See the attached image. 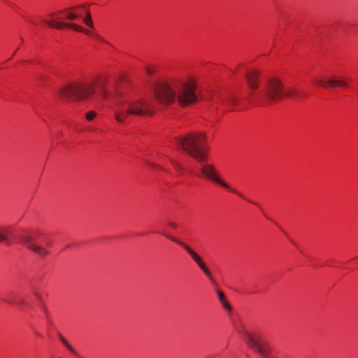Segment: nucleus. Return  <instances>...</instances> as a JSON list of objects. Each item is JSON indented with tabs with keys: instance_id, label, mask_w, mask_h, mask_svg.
Wrapping results in <instances>:
<instances>
[{
	"instance_id": "obj_18",
	"label": "nucleus",
	"mask_w": 358,
	"mask_h": 358,
	"mask_svg": "<svg viewBox=\"0 0 358 358\" xmlns=\"http://www.w3.org/2000/svg\"><path fill=\"white\" fill-rule=\"evenodd\" d=\"M96 116V113L94 111L90 110L85 115V118L88 121L92 120Z\"/></svg>"
},
{
	"instance_id": "obj_23",
	"label": "nucleus",
	"mask_w": 358,
	"mask_h": 358,
	"mask_svg": "<svg viewBox=\"0 0 358 358\" xmlns=\"http://www.w3.org/2000/svg\"><path fill=\"white\" fill-rule=\"evenodd\" d=\"M33 293H34V296H36L38 300H41V295L39 294V293H38L37 291L34 290V291L33 292Z\"/></svg>"
},
{
	"instance_id": "obj_25",
	"label": "nucleus",
	"mask_w": 358,
	"mask_h": 358,
	"mask_svg": "<svg viewBox=\"0 0 358 358\" xmlns=\"http://www.w3.org/2000/svg\"><path fill=\"white\" fill-rule=\"evenodd\" d=\"M5 301L8 303V304H13L14 301L12 300L5 299Z\"/></svg>"
},
{
	"instance_id": "obj_30",
	"label": "nucleus",
	"mask_w": 358,
	"mask_h": 358,
	"mask_svg": "<svg viewBox=\"0 0 358 358\" xmlns=\"http://www.w3.org/2000/svg\"><path fill=\"white\" fill-rule=\"evenodd\" d=\"M357 258H358V256H357Z\"/></svg>"
},
{
	"instance_id": "obj_2",
	"label": "nucleus",
	"mask_w": 358,
	"mask_h": 358,
	"mask_svg": "<svg viewBox=\"0 0 358 358\" xmlns=\"http://www.w3.org/2000/svg\"><path fill=\"white\" fill-rule=\"evenodd\" d=\"M196 83L192 79L187 80H171L162 81L155 86L156 100L162 104H171L175 101L181 106L196 103Z\"/></svg>"
},
{
	"instance_id": "obj_21",
	"label": "nucleus",
	"mask_w": 358,
	"mask_h": 358,
	"mask_svg": "<svg viewBox=\"0 0 358 358\" xmlns=\"http://www.w3.org/2000/svg\"><path fill=\"white\" fill-rule=\"evenodd\" d=\"M217 292L218 294L219 299L220 302L224 305V293L221 292L219 289H217Z\"/></svg>"
},
{
	"instance_id": "obj_17",
	"label": "nucleus",
	"mask_w": 358,
	"mask_h": 358,
	"mask_svg": "<svg viewBox=\"0 0 358 358\" xmlns=\"http://www.w3.org/2000/svg\"><path fill=\"white\" fill-rule=\"evenodd\" d=\"M238 100V97L234 94H231L229 97V102L232 106H238L239 102Z\"/></svg>"
},
{
	"instance_id": "obj_5",
	"label": "nucleus",
	"mask_w": 358,
	"mask_h": 358,
	"mask_svg": "<svg viewBox=\"0 0 358 358\" xmlns=\"http://www.w3.org/2000/svg\"><path fill=\"white\" fill-rule=\"evenodd\" d=\"M300 94V91L296 89L285 90L281 80L278 78H272L268 80L266 85L256 94V96L265 101L272 103L284 97L296 100Z\"/></svg>"
},
{
	"instance_id": "obj_16",
	"label": "nucleus",
	"mask_w": 358,
	"mask_h": 358,
	"mask_svg": "<svg viewBox=\"0 0 358 358\" xmlns=\"http://www.w3.org/2000/svg\"><path fill=\"white\" fill-rule=\"evenodd\" d=\"M83 21L87 26H88L90 27H93V22H92V20L90 13H87L86 17L83 20Z\"/></svg>"
},
{
	"instance_id": "obj_10",
	"label": "nucleus",
	"mask_w": 358,
	"mask_h": 358,
	"mask_svg": "<svg viewBox=\"0 0 358 358\" xmlns=\"http://www.w3.org/2000/svg\"><path fill=\"white\" fill-rule=\"evenodd\" d=\"M45 24L50 27L57 28V29H62L64 27L72 28L76 31L85 32L87 35H92V36H95L96 38L104 41V40L102 38H101L99 35L93 34L90 31L84 29L81 26L78 25L76 24L62 22L60 21H55V20L46 21Z\"/></svg>"
},
{
	"instance_id": "obj_9",
	"label": "nucleus",
	"mask_w": 358,
	"mask_h": 358,
	"mask_svg": "<svg viewBox=\"0 0 358 358\" xmlns=\"http://www.w3.org/2000/svg\"><path fill=\"white\" fill-rule=\"evenodd\" d=\"M20 240L28 249L41 257H44L49 253L45 247L38 245L36 238L29 235H21Z\"/></svg>"
},
{
	"instance_id": "obj_12",
	"label": "nucleus",
	"mask_w": 358,
	"mask_h": 358,
	"mask_svg": "<svg viewBox=\"0 0 358 358\" xmlns=\"http://www.w3.org/2000/svg\"><path fill=\"white\" fill-rule=\"evenodd\" d=\"M73 8H66L61 10L59 13L63 15L64 19L67 20H73L78 17V15L73 11Z\"/></svg>"
},
{
	"instance_id": "obj_20",
	"label": "nucleus",
	"mask_w": 358,
	"mask_h": 358,
	"mask_svg": "<svg viewBox=\"0 0 358 358\" xmlns=\"http://www.w3.org/2000/svg\"><path fill=\"white\" fill-rule=\"evenodd\" d=\"M224 187L225 188H227L229 191L234 192V193H236L237 194L238 196H240L241 198L244 199H246L241 194H240L239 192L235 191L234 189L231 188L229 186H228L226 183L224 185Z\"/></svg>"
},
{
	"instance_id": "obj_22",
	"label": "nucleus",
	"mask_w": 358,
	"mask_h": 358,
	"mask_svg": "<svg viewBox=\"0 0 358 358\" xmlns=\"http://www.w3.org/2000/svg\"><path fill=\"white\" fill-rule=\"evenodd\" d=\"M167 224L172 229H176L178 227V224L172 221H168Z\"/></svg>"
},
{
	"instance_id": "obj_28",
	"label": "nucleus",
	"mask_w": 358,
	"mask_h": 358,
	"mask_svg": "<svg viewBox=\"0 0 358 358\" xmlns=\"http://www.w3.org/2000/svg\"><path fill=\"white\" fill-rule=\"evenodd\" d=\"M47 246H51V243L50 242H48L46 244Z\"/></svg>"
},
{
	"instance_id": "obj_8",
	"label": "nucleus",
	"mask_w": 358,
	"mask_h": 358,
	"mask_svg": "<svg viewBox=\"0 0 358 358\" xmlns=\"http://www.w3.org/2000/svg\"><path fill=\"white\" fill-rule=\"evenodd\" d=\"M260 76V73L257 70H250L245 73V77L246 83L252 91L251 94L245 99L248 103L253 100V93H255L259 87Z\"/></svg>"
},
{
	"instance_id": "obj_4",
	"label": "nucleus",
	"mask_w": 358,
	"mask_h": 358,
	"mask_svg": "<svg viewBox=\"0 0 358 358\" xmlns=\"http://www.w3.org/2000/svg\"><path fill=\"white\" fill-rule=\"evenodd\" d=\"M105 80L99 78L87 82H76L66 85L58 90L59 94L65 99L74 98L76 100H83L90 97L98 89L101 96L108 99L109 94L104 87Z\"/></svg>"
},
{
	"instance_id": "obj_29",
	"label": "nucleus",
	"mask_w": 358,
	"mask_h": 358,
	"mask_svg": "<svg viewBox=\"0 0 358 358\" xmlns=\"http://www.w3.org/2000/svg\"><path fill=\"white\" fill-rule=\"evenodd\" d=\"M55 15V13H52L51 17H52Z\"/></svg>"
},
{
	"instance_id": "obj_24",
	"label": "nucleus",
	"mask_w": 358,
	"mask_h": 358,
	"mask_svg": "<svg viewBox=\"0 0 358 358\" xmlns=\"http://www.w3.org/2000/svg\"><path fill=\"white\" fill-rule=\"evenodd\" d=\"M263 357V358H277V357H274V356H272V355H271V353H270V354H268V355H266V356H264V357Z\"/></svg>"
},
{
	"instance_id": "obj_11",
	"label": "nucleus",
	"mask_w": 358,
	"mask_h": 358,
	"mask_svg": "<svg viewBox=\"0 0 358 358\" xmlns=\"http://www.w3.org/2000/svg\"><path fill=\"white\" fill-rule=\"evenodd\" d=\"M313 83L316 85L322 87L325 89L329 88L330 87H336L338 86L341 87H348V84L345 78H328L327 80L324 79H315Z\"/></svg>"
},
{
	"instance_id": "obj_15",
	"label": "nucleus",
	"mask_w": 358,
	"mask_h": 358,
	"mask_svg": "<svg viewBox=\"0 0 358 358\" xmlns=\"http://www.w3.org/2000/svg\"><path fill=\"white\" fill-rule=\"evenodd\" d=\"M224 306H225V310H228L229 312V319L232 322H234V321L235 315H234V313H231V306L229 305V303H227V301H225Z\"/></svg>"
},
{
	"instance_id": "obj_3",
	"label": "nucleus",
	"mask_w": 358,
	"mask_h": 358,
	"mask_svg": "<svg viewBox=\"0 0 358 358\" xmlns=\"http://www.w3.org/2000/svg\"><path fill=\"white\" fill-rule=\"evenodd\" d=\"M153 100L139 99L136 100L124 101L115 99L114 103L115 120L119 124H124L128 117L133 115H152L155 112Z\"/></svg>"
},
{
	"instance_id": "obj_1",
	"label": "nucleus",
	"mask_w": 358,
	"mask_h": 358,
	"mask_svg": "<svg viewBox=\"0 0 358 358\" xmlns=\"http://www.w3.org/2000/svg\"><path fill=\"white\" fill-rule=\"evenodd\" d=\"M178 147L198 163V176L214 184L223 186L220 171L210 162L205 146L206 138L202 133H192L176 138Z\"/></svg>"
},
{
	"instance_id": "obj_7",
	"label": "nucleus",
	"mask_w": 358,
	"mask_h": 358,
	"mask_svg": "<svg viewBox=\"0 0 358 358\" xmlns=\"http://www.w3.org/2000/svg\"><path fill=\"white\" fill-rule=\"evenodd\" d=\"M162 234L171 241L178 244L181 248H182L185 250V251L191 257V258L196 263L199 267L210 278V280L213 283H215L214 280L212 278L211 273L209 269L206 266L205 263L203 262L202 258L189 245H187L184 241H182L181 240L166 233H162Z\"/></svg>"
},
{
	"instance_id": "obj_14",
	"label": "nucleus",
	"mask_w": 358,
	"mask_h": 358,
	"mask_svg": "<svg viewBox=\"0 0 358 358\" xmlns=\"http://www.w3.org/2000/svg\"><path fill=\"white\" fill-rule=\"evenodd\" d=\"M59 338L60 341L63 343L64 345L73 353L76 354V351L73 348V347L69 343V342L66 340V338L61 334H59Z\"/></svg>"
},
{
	"instance_id": "obj_26",
	"label": "nucleus",
	"mask_w": 358,
	"mask_h": 358,
	"mask_svg": "<svg viewBox=\"0 0 358 358\" xmlns=\"http://www.w3.org/2000/svg\"><path fill=\"white\" fill-rule=\"evenodd\" d=\"M147 73L150 75V74L152 73V71L151 69H147Z\"/></svg>"
},
{
	"instance_id": "obj_27",
	"label": "nucleus",
	"mask_w": 358,
	"mask_h": 358,
	"mask_svg": "<svg viewBox=\"0 0 358 358\" xmlns=\"http://www.w3.org/2000/svg\"><path fill=\"white\" fill-rule=\"evenodd\" d=\"M19 303H20V305H25V304H26V303H25V302H24V301H20L19 302Z\"/></svg>"
},
{
	"instance_id": "obj_13",
	"label": "nucleus",
	"mask_w": 358,
	"mask_h": 358,
	"mask_svg": "<svg viewBox=\"0 0 358 358\" xmlns=\"http://www.w3.org/2000/svg\"><path fill=\"white\" fill-rule=\"evenodd\" d=\"M8 234L9 230L8 229L0 228V242H4L7 245L12 244V241L8 236Z\"/></svg>"
},
{
	"instance_id": "obj_19",
	"label": "nucleus",
	"mask_w": 358,
	"mask_h": 358,
	"mask_svg": "<svg viewBox=\"0 0 358 358\" xmlns=\"http://www.w3.org/2000/svg\"><path fill=\"white\" fill-rule=\"evenodd\" d=\"M171 164H172V166L178 171H181L182 170V166L178 164L176 162L173 161V160H171Z\"/></svg>"
},
{
	"instance_id": "obj_6",
	"label": "nucleus",
	"mask_w": 358,
	"mask_h": 358,
	"mask_svg": "<svg viewBox=\"0 0 358 358\" xmlns=\"http://www.w3.org/2000/svg\"><path fill=\"white\" fill-rule=\"evenodd\" d=\"M245 341L248 345L262 357L271 353L272 348L268 340L257 332L245 333Z\"/></svg>"
}]
</instances>
